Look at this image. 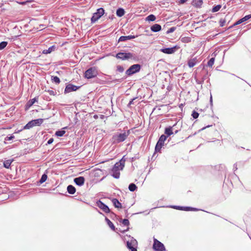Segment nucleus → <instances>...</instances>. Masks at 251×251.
<instances>
[{
	"instance_id": "nucleus-1",
	"label": "nucleus",
	"mask_w": 251,
	"mask_h": 251,
	"mask_svg": "<svg viewBox=\"0 0 251 251\" xmlns=\"http://www.w3.org/2000/svg\"><path fill=\"white\" fill-rule=\"evenodd\" d=\"M125 166V163L122 160L117 162L111 170L112 176L115 178H119L120 176V171L122 170Z\"/></svg>"
},
{
	"instance_id": "nucleus-2",
	"label": "nucleus",
	"mask_w": 251,
	"mask_h": 251,
	"mask_svg": "<svg viewBox=\"0 0 251 251\" xmlns=\"http://www.w3.org/2000/svg\"><path fill=\"white\" fill-rule=\"evenodd\" d=\"M130 134V131L127 130L123 133L115 134L112 136V141L114 144H117L124 141Z\"/></svg>"
},
{
	"instance_id": "nucleus-3",
	"label": "nucleus",
	"mask_w": 251,
	"mask_h": 251,
	"mask_svg": "<svg viewBox=\"0 0 251 251\" xmlns=\"http://www.w3.org/2000/svg\"><path fill=\"white\" fill-rule=\"evenodd\" d=\"M116 57L122 60L135 59L134 55L131 52H119L116 55Z\"/></svg>"
},
{
	"instance_id": "nucleus-4",
	"label": "nucleus",
	"mask_w": 251,
	"mask_h": 251,
	"mask_svg": "<svg viewBox=\"0 0 251 251\" xmlns=\"http://www.w3.org/2000/svg\"><path fill=\"white\" fill-rule=\"evenodd\" d=\"M98 75V72L95 67H91L88 69L84 74V76L88 79L96 77Z\"/></svg>"
},
{
	"instance_id": "nucleus-5",
	"label": "nucleus",
	"mask_w": 251,
	"mask_h": 251,
	"mask_svg": "<svg viewBox=\"0 0 251 251\" xmlns=\"http://www.w3.org/2000/svg\"><path fill=\"white\" fill-rule=\"evenodd\" d=\"M141 69V66L139 64H134L130 66L128 69L126 71V74L127 75H131L133 74L137 73L140 71Z\"/></svg>"
},
{
	"instance_id": "nucleus-6",
	"label": "nucleus",
	"mask_w": 251,
	"mask_h": 251,
	"mask_svg": "<svg viewBox=\"0 0 251 251\" xmlns=\"http://www.w3.org/2000/svg\"><path fill=\"white\" fill-rule=\"evenodd\" d=\"M104 13V10L102 8H100L97 9V12L93 14L91 18L92 23H95L97 21Z\"/></svg>"
},
{
	"instance_id": "nucleus-7",
	"label": "nucleus",
	"mask_w": 251,
	"mask_h": 251,
	"mask_svg": "<svg viewBox=\"0 0 251 251\" xmlns=\"http://www.w3.org/2000/svg\"><path fill=\"white\" fill-rule=\"evenodd\" d=\"M167 136L162 135L158 141L155 148V150L156 152H160L162 147L164 146V142L167 139Z\"/></svg>"
},
{
	"instance_id": "nucleus-8",
	"label": "nucleus",
	"mask_w": 251,
	"mask_h": 251,
	"mask_svg": "<svg viewBox=\"0 0 251 251\" xmlns=\"http://www.w3.org/2000/svg\"><path fill=\"white\" fill-rule=\"evenodd\" d=\"M152 248L155 251H164L165 250L164 245L155 238L153 239Z\"/></svg>"
},
{
	"instance_id": "nucleus-9",
	"label": "nucleus",
	"mask_w": 251,
	"mask_h": 251,
	"mask_svg": "<svg viewBox=\"0 0 251 251\" xmlns=\"http://www.w3.org/2000/svg\"><path fill=\"white\" fill-rule=\"evenodd\" d=\"M137 241L133 238H132L130 241H128L126 242L127 247L131 251H137Z\"/></svg>"
},
{
	"instance_id": "nucleus-10",
	"label": "nucleus",
	"mask_w": 251,
	"mask_h": 251,
	"mask_svg": "<svg viewBox=\"0 0 251 251\" xmlns=\"http://www.w3.org/2000/svg\"><path fill=\"white\" fill-rule=\"evenodd\" d=\"M97 205L103 212L105 213H109L110 212V209L108 208V207L105 205L104 203H103L102 201H99L97 202Z\"/></svg>"
},
{
	"instance_id": "nucleus-11",
	"label": "nucleus",
	"mask_w": 251,
	"mask_h": 251,
	"mask_svg": "<svg viewBox=\"0 0 251 251\" xmlns=\"http://www.w3.org/2000/svg\"><path fill=\"white\" fill-rule=\"evenodd\" d=\"M78 87L76 86L69 84L66 86L65 89V93H70L72 91H76Z\"/></svg>"
},
{
	"instance_id": "nucleus-12",
	"label": "nucleus",
	"mask_w": 251,
	"mask_h": 251,
	"mask_svg": "<svg viewBox=\"0 0 251 251\" xmlns=\"http://www.w3.org/2000/svg\"><path fill=\"white\" fill-rule=\"evenodd\" d=\"M85 179L82 176H80L78 177L75 178L74 179V182L79 186L82 185L84 183Z\"/></svg>"
},
{
	"instance_id": "nucleus-13",
	"label": "nucleus",
	"mask_w": 251,
	"mask_h": 251,
	"mask_svg": "<svg viewBox=\"0 0 251 251\" xmlns=\"http://www.w3.org/2000/svg\"><path fill=\"white\" fill-rule=\"evenodd\" d=\"M161 51L166 54H172L175 51V48H165V49H161Z\"/></svg>"
},
{
	"instance_id": "nucleus-14",
	"label": "nucleus",
	"mask_w": 251,
	"mask_h": 251,
	"mask_svg": "<svg viewBox=\"0 0 251 251\" xmlns=\"http://www.w3.org/2000/svg\"><path fill=\"white\" fill-rule=\"evenodd\" d=\"M136 37H137V36H133V35H128V36H122L119 38V42H123V41H125L127 40L134 39Z\"/></svg>"
},
{
	"instance_id": "nucleus-15",
	"label": "nucleus",
	"mask_w": 251,
	"mask_h": 251,
	"mask_svg": "<svg viewBox=\"0 0 251 251\" xmlns=\"http://www.w3.org/2000/svg\"><path fill=\"white\" fill-rule=\"evenodd\" d=\"M198 60L196 57L191 59L188 61V65L190 68L193 67L197 63Z\"/></svg>"
},
{
	"instance_id": "nucleus-16",
	"label": "nucleus",
	"mask_w": 251,
	"mask_h": 251,
	"mask_svg": "<svg viewBox=\"0 0 251 251\" xmlns=\"http://www.w3.org/2000/svg\"><path fill=\"white\" fill-rule=\"evenodd\" d=\"M175 126V125H174L173 126H169V127L165 128V133L167 135V136H171V135H172L174 133L173 131V127Z\"/></svg>"
},
{
	"instance_id": "nucleus-17",
	"label": "nucleus",
	"mask_w": 251,
	"mask_h": 251,
	"mask_svg": "<svg viewBox=\"0 0 251 251\" xmlns=\"http://www.w3.org/2000/svg\"><path fill=\"white\" fill-rule=\"evenodd\" d=\"M151 29L153 32H158L161 30V26L160 25L156 24L151 26Z\"/></svg>"
},
{
	"instance_id": "nucleus-18",
	"label": "nucleus",
	"mask_w": 251,
	"mask_h": 251,
	"mask_svg": "<svg viewBox=\"0 0 251 251\" xmlns=\"http://www.w3.org/2000/svg\"><path fill=\"white\" fill-rule=\"evenodd\" d=\"M37 100L35 98L32 99L28 101V102L26 103L25 105V109H27L30 107H31L35 102Z\"/></svg>"
},
{
	"instance_id": "nucleus-19",
	"label": "nucleus",
	"mask_w": 251,
	"mask_h": 251,
	"mask_svg": "<svg viewBox=\"0 0 251 251\" xmlns=\"http://www.w3.org/2000/svg\"><path fill=\"white\" fill-rule=\"evenodd\" d=\"M33 125L34 126H40L44 122L43 119H38L36 120H32Z\"/></svg>"
},
{
	"instance_id": "nucleus-20",
	"label": "nucleus",
	"mask_w": 251,
	"mask_h": 251,
	"mask_svg": "<svg viewBox=\"0 0 251 251\" xmlns=\"http://www.w3.org/2000/svg\"><path fill=\"white\" fill-rule=\"evenodd\" d=\"M67 191L70 194H74L75 192V188L72 185H70L67 187Z\"/></svg>"
},
{
	"instance_id": "nucleus-21",
	"label": "nucleus",
	"mask_w": 251,
	"mask_h": 251,
	"mask_svg": "<svg viewBox=\"0 0 251 251\" xmlns=\"http://www.w3.org/2000/svg\"><path fill=\"white\" fill-rule=\"evenodd\" d=\"M125 13V10L123 8H120L117 10L116 14L118 17H122L124 15Z\"/></svg>"
},
{
	"instance_id": "nucleus-22",
	"label": "nucleus",
	"mask_w": 251,
	"mask_h": 251,
	"mask_svg": "<svg viewBox=\"0 0 251 251\" xmlns=\"http://www.w3.org/2000/svg\"><path fill=\"white\" fill-rule=\"evenodd\" d=\"M55 49V46H52L50 47L48 50H43L42 51V53L43 54H48L51 53L52 51H53Z\"/></svg>"
},
{
	"instance_id": "nucleus-23",
	"label": "nucleus",
	"mask_w": 251,
	"mask_h": 251,
	"mask_svg": "<svg viewBox=\"0 0 251 251\" xmlns=\"http://www.w3.org/2000/svg\"><path fill=\"white\" fill-rule=\"evenodd\" d=\"M112 202L116 208H121L122 207V204L119 201L116 199H114L112 200Z\"/></svg>"
},
{
	"instance_id": "nucleus-24",
	"label": "nucleus",
	"mask_w": 251,
	"mask_h": 251,
	"mask_svg": "<svg viewBox=\"0 0 251 251\" xmlns=\"http://www.w3.org/2000/svg\"><path fill=\"white\" fill-rule=\"evenodd\" d=\"M105 221L107 222V225L109 226L113 230L115 231V227L112 222L108 219L107 218H105Z\"/></svg>"
},
{
	"instance_id": "nucleus-25",
	"label": "nucleus",
	"mask_w": 251,
	"mask_h": 251,
	"mask_svg": "<svg viewBox=\"0 0 251 251\" xmlns=\"http://www.w3.org/2000/svg\"><path fill=\"white\" fill-rule=\"evenodd\" d=\"M12 161H13V160H10V159L5 160L3 162L4 167L7 169H8L10 167Z\"/></svg>"
},
{
	"instance_id": "nucleus-26",
	"label": "nucleus",
	"mask_w": 251,
	"mask_h": 251,
	"mask_svg": "<svg viewBox=\"0 0 251 251\" xmlns=\"http://www.w3.org/2000/svg\"><path fill=\"white\" fill-rule=\"evenodd\" d=\"M34 126L33 123L32 121V120L30 122H29L25 126H24L23 129H28Z\"/></svg>"
},
{
	"instance_id": "nucleus-27",
	"label": "nucleus",
	"mask_w": 251,
	"mask_h": 251,
	"mask_svg": "<svg viewBox=\"0 0 251 251\" xmlns=\"http://www.w3.org/2000/svg\"><path fill=\"white\" fill-rule=\"evenodd\" d=\"M137 188V187L136 186V185L134 183H131L129 184V186H128V189L129 190L131 191V192H133L135 190H136Z\"/></svg>"
},
{
	"instance_id": "nucleus-28",
	"label": "nucleus",
	"mask_w": 251,
	"mask_h": 251,
	"mask_svg": "<svg viewBox=\"0 0 251 251\" xmlns=\"http://www.w3.org/2000/svg\"><path fill=\"white\" fill-rule=\"evenodd\" d=\"M156 20V17L154 15L151 14L146 18V20L149 21H154Z\"/></svg>"
},
{
	"instance_id": "nucleus-29",
	"label": "nucleus",
	"mask_w": 251,
	"mask_h": 251,
	"mask_svg": "<svg viewBox=\"0 0 251 251\" xmlns=\"http://www.w3.org/2000/svg\"><path fill=\"white\" fill-rule=\"evenodd\" d=\"M215 58L212 57L211 58L207 63V66L209 67H212L214 63Z\"/></svg>"
},
{
	"instance_id": "nucleus-30",
	"label": "nucleus",
	"mask_w": 251,
	"mask_h": 251,
	"mask_svg": "<svg viewBox=\"0 0 251 251\" xmlns=\"http://www.w3.org/2000/svg\"><path fill=\"white\" fill-rule=\"evenodd\" d=\"M65 133V131L64 130H59L55 132V135L57 136L61 137L63 136V135Z\"/></svg>"
},
{
	"instance_id": "nucleus-31",
	"label": "nucleus",
	"mask_w": 251,
	"mask_h": 251,
	"mask_svg": "<svg viewBox=\"0 0 251 251\" xmlns=\"http://www.w3.org/2000/svg\"><path fill=\"white\" fill-rule=\"evenodd\" d=\"M222 6L221 5H217L213 7L212 11L213 12H216L218 11L221 8Z\"/></svg>"
},
{
	"instance_id": "nucleus-32",
	"label": "nucleus",
	"mask_w": 251,
	"mask_h": 251,
	"mask_svg": "<svg viewBox=\"0 0 251 251\" xmlns=\"http://www.w3.org/2000/svg\"><path fill=\"white\" fill-rule=\"evenodd\" d=\"M7 42L3 41V42L0 43V50H3V49H4L6 47V46H7Z\"/></svg>"
},
{
	"instance_id": "nucleus-33",
	"label": "nucleus",
	"mask_w": 251,
	"mask_h": 251,
	"mask_svg": "<svg viewBox=\"0 0 251 251\" xmlns=\"http://www.w3.org/2000/svg\"><path fill=\"white\" fill-rule=\"evenodd\" d=\"M52 79L54 82H55L57 84L59 83L60 82L59 78L57 76H52Z\"/></svg>"
},
{
	"instance_id": "nucleus-34",
	"label": "nucleus",
	"mask_w": 251,
	"mask_h": 251,
	"mask_svg": "<svg viewBox=\"0 0 251 251\" xmlns=\"http://www.w3.org/2000/svg\"><path fill=\"white\" fill-rule=\"evenodd\" d=\"M199 116V114L195 111H193V112H192V116L193 117L194 119H197L198 118Z\"/></svg>"
},
{
	"instance_id": "nucleus-35",
	"label": "nucleus",
	"mask_w": 251,
	"mask_h": 251,
	"mask_svg": "<svg viewBox=\"0 0 251 251\" xmlns=\"http://www.w3.org/2000/svg\"><path fill=\"white\" fill-rule=\"evenodd\" d=\"M117 70L120 73H122L124 71V68L121 65H118L117 66Z\"/></svg>"
},
{
	"instance_id": "nucleus-36",
	"label": "nucleus",
	"mask_w": 251,
	"mask_h": 251,
	"mask_svg": "<svg viewBox=\"0 0 251 251\" xmlns=\"http://www.w3.org/2000/svg\"><path fill=\"white\" fill-rule=\"evenodd\" d=\"M47 176L46 174L43 175L40 179V182L43 183L45 182L47 180Z\"/></svg>"
},
{
	"instance_id": "nucleus-37",
	"label": "nucleus",
	"mask_w": 251,
	"mask_h": 251,
	"mask_svg": "<svg viewBox=\"0 0 251 251\" xmlns=\"http://www.w3.org/2000/svg\"><path fill=\"white\" fill-rule=\"evenodd\" d=\"M122 224L125 226H128L129 225V222L128 220L125 219L123 220Z\"/></svg>"
},
{
	"instance_id": "nucleus-38",
	"label": "nucleus",
	"mask_w": 251,
	"mask_h": 251,
	"mask_svg": "<svg viewBox=\"0 0 251 251\" xmlns=\"http://www.w3.org/2000/svg\"><path fill=\"white\" fill-rule=\"evenodd\" d=\"M195 1V4H196V5L199 6H201L203 3V1L202 0H196Z\"/></svg>"
},
{
	"instance_id": "nucleus-39",
	"label": "nucleus",
	"mask_w": 251,
	"mask_h": 251,
	"mask_svg": "<svg viewBox=\"0 0 251 251\" xmlns=\"http://www.w3.org/2000/svg\"><path fill=\"white\" fill-rule=\"evenodd\" d=\"M245 22V20H244L243 18H242V19H240L239 20H238V21H237L234 24V25H239L240 24H241L242 23Z\"/></svg>"
},
{
	"instance_id": "nucleus-40",
	"label": "nucleus",
	"mask_w": 251,
	"mask_h": 251,
	"mask_svg": "<svg viewBox=\"0 0 251 251\" xmlns=\"http://www.w3.org/2000/svg\"><path fill=\"white\" fill-rule=\"evenodd\" d=\"M176 28L175 27H172L170 28H169L167 31V33H170L174 32L176 30Z\"/></svg>"
},
{
	"instance_id": "nucleus-41",
	"label": "nucleus",
	"mask_w": 251,
	"mask_h": 251,
	"mask_svg": "<svg viewBox=\"0 0 251 251\" xmlns=\"http://www.w3.org/2000/svg\"><path fill=\"white\" fill-rule=\"evenodd\" d=\"M251 18V14L246 15L244 17H243L244 20L245 21L248 20L249 19Z\"/></svg>"
},
{
	"instance_id": "nucleus-42",
	"label": "nucleus",
	"mask_w": 251,
	"mask_h": 251,
	"mask_svg": "<svg viewBox=\"0 0 251 251\" xmlns=\"http://www.w3.org/2000/svg\"><path fill=\"white\" fill-rule=\"evenodd\" d=\"M225 20H223L222 21V20H220V25L221 26H223L225 25Z\"/></svg>"
},
{
	"instance_id": "nucleus-43",
	"label": "nucleus",
	"mask_w": 251,
	"mask_h": 251,
	"mask_svg": "<svg viewBox=\"0 0 251 251\" xmlns=\"http://www.w3.org/2000/svg\"><path fill=\"white\" fill-rule=\"evenodd\" d=\"M53 141V138H50V139L48 141V144H51Z\"/></svg>"
},
{
	"instance_id": "nucleus-44",
	"label": "nucleus",
	"mask_w": 251,
	"mask_h": 251,
	"mask_svg": "<svg viewBox=\"0 0 251 251\" xmlns=\"http://www.w3.org/2000/svg\"><path fill=\"white\" fill-rule=\"evenodd\" d=\"M187 0H179V3L180 4H183L185 3Z\"/></svg>"
},
{
	"instance_id": "nucleus-45",
	"label": "nucleus",
	"mask_w": 251,
	"mask_h": 251,
	"mask_svg": "<svg viewBox=\"0 0 251 251\" xmlns=\"http://www.w3.org/2000/svg\"><path fill=\"white\" fill-rule=\"evenodd\" d=\"M13 138H14V137H13V136H11V137H9V138H9V139H8V140H11V139H13Z\"/></svg>"
},
{
	"instance_id": "nucleus-46",
	"label": "nucleus",
	"mask_w": 251,
	"mask_h": 251,
	"mask_svg": "<svg viewBox=\"0 0 251 251\" xmlns=\"http://www.w3.org/2000/svg\"><path fill=\"white\" fill-rule=\"evenodd\" d=\"M209 126H206V127H203V128H202V129H205L206 127H209Z\"/></svg>"
},
{
	"instance_id": "nucleus-47",
	"label": "nucleus",
	"mask_w": 251,
	"mask_h": 251,
	"mask_svg": "<svg viewBox=\"0 0 251 251\" xmlns=\"http://www.w3.org/2000/svg\"><path fill=\"white\" fill-rule=\"evenodd\" d=\"M178 130H176L175 131V134H176L177 132H178Z\"/></svg>"
},
{
	"instance_id": "nucleus-48",
	"label": "nucleus",
	"mask_w": 251,
	"mask_h": 251,
	"mask_svg": "<svg viewBox=\"0 0 251 251\" xmlns=\"http://www.w3.org/2000/svg\"><path fill=\"white\" fill-rule=\"evenodd\" d=\"M133 100H132L131 101H130L129 102V104H131V103H132V102Z\"/></svg>"
},
{
	"instance_id": "nucleus-49",
	"label": "nucleus",
	"mask_w": 251,
	"mask_h": 251,
	"mask_svg": "<svg viewBox=\"0 0 251 251\" xmlns=\"http://www.w3.org/2000/svg\"><path fill=\"white\" fill-rule=\"evenodd\" d=\"M190 208V207H186L187 210H188V209H189Z\"/></svg>"
},
{
	"instance_id": "nucleus-50",
	"label": "nucleus",
	"mask_w": 251,
	"mask_h": 251,
	"mask_svg": "<svg viewBox=\"0 0 251 251\" xmlns=\"http://www.w3.org/2000/svg\"><path fill=\"white\" fill-rule=\"evenodd\" d=\"M128 230V228H127L126 230H125V231H127Z\"/></svg>"
}]
</instances>
